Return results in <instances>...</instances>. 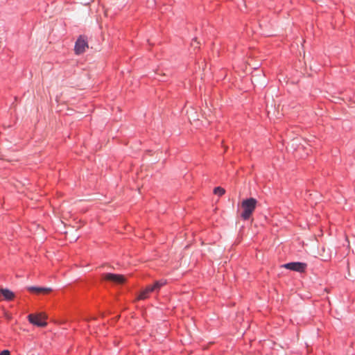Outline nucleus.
Instances as JSON below:
<instances>
[{"label":"nucleus","mask_w":355,"mask_h":355,"mask_svg":"<svg viewBox=\"0 0 355 355\" xmlns=\"http://www.w3.org/2000/svg\"><path fill=\"white\" fill-rule=\"evenodd\" d=\"M88 48V44L86 40L80 37L76 42L75 44V52L76 54L79 55L85 51V50Z\"/></svg>","instance_id":"5"},{"label":"nucleus","mask_w":355,"mask_h":355,"mask_svg":"<svg viewBox=\"0 0 355 355\" xmlns=\"http://www.w3.org/2000/svg\"><path fill=\"white\" fill-rule=\"evenodd\" d=\"M0 355H10L8 350H3L0 353Z\"/></svg>","instance_id":"11"},{"label":"nucleus","mask_w":355,"mask_h":355,"mask_svg":"<svg viewBox=\"0 0 355 355\" xmlns=\"http://www.w3.org/2000/svg\"><path fill=\"white\" fill-rule=\"evenodd\" d=\"M257 204V200L253 198L243 200L241 204L243 210L241 214V217L245 220H248L255 210Z\"/></svg>","instance_id":"1"},{"label":"nucleus","mask_w":355,"mask_h":355,"mask_svg":"<svg viewBox=\"0 0 355 355\" xmlns=\"http://www.w3.org/2000/svg\"><path fill=\"white\" fill-rule=\"evenodd\" d=\"M214 193L216 195H218L219 196H222L223 195L225 194V190L223 188L220 187H216L214 189Z\"/></svg>","instance_id":"10"},{"label":"nucleus","mask_w":355,"mask_h":355,"mask_svg":"<svg viewBox=\"0 0 355 355\" xmlns=\"http://www.w3.org/2000/svg\"><path fill=\"white\" fill-rule=\"evenodd\" d=\"M28 290L31 292L37 293V294H47L51 291V288H44V287H36V286H31L28 288Z\"/></svg>","instance_id":"6"},{"label":"nucleus","mask_w":355,"mask_h":355,"mask_svg":"<svg viewBox=\"0 0 355 355\" xmlns=\"http://www.w3.org/2000/svg\"><path fill=\"white\" fill-rule=\"evenodd\" d=\"M105 280L114 282L115 284H123L125 282V278L122 275L106 273L103 275Z\"/></svg>","instance_id":"3"},{"label":"nucleus","mask_w":355,"mask_h":355,"mask_svg":"<svg viewBox=\"0 0 355 355\" xmlns=\"http://www.w3.org/2000/svg\"><path fill=\"white\" fill-rule=\"evenodd\" d=\"M3 295V298L6 300H12L15 294L10 290L7 288H0V295Z\"/></svg>","instance_id":"8"},{"label":"nucleus","mask_w":355,"mask_h":355,"mask_svg":"<svg viewBox=\"0 0 355 355\" xmlns=\"http://www.w3.org/2000/svg\"><path fill=\"white\" fill-rule=\"evenodd\" d=\"M282 267L297 272H304L306 268V264L301 262H291L284 264Z\"/></svg>","instance_id":"4"},{"label":"nucleus","mask_w":355,"mask_h":355,"mask_svg":"<svg viewBox=\"0 0 355 355\" xmlns=\"http://www.w3.org/2000/svg\"><path fill=\"white\" fill-rule=\"evenodd\" d=\"M153 292H154V291H153V288H152L151 286H148L146 288H144V290H142L140 292V293L137 297V300H145V299L148 298L149 294Z\"/></svg>","instance_id":"7"},{"label":"nucleus","mask_w":355,"mask_h":355,"mask_svg":"<svg viewBox=\"0 0 355 355\" xmlns=\"http://www.w3.org/2000/svg\"><path fill=\"white\" fill-rule=\"evenodd\" d=\"M166 284V281L164 279H161L155 282L153 285L151 286L152 288H153V291H158L162 286H164Z\"/></svg>","instance_id":"9"},{"label":"nucleus","mask_w":355,"mask_h":355,"mask_svg":"<svg viewBox=\"0 0 355 355\" xmlns=\"http://www.w3.org/2000/svg\"><path fill=\"white\" fill-rule=\"evenodd\" d=\"M46 318L47 316L44 313L29 314L28 315V320L30 323L40 327H44L47 325V322H46Z\"/></svg>","instance_id":"2"},{"label":"nucleus","mask_w":355,"mask_h":355,"mask_svg":"<svg viewBox=\"0 0 355 355\" xmlns=\"http://www.w3.org/2000/svg\"><path fill=\"white\" fill-rule=\"evenodd\" d=\"M194 42L197 43V41L196 40L193 41V42H192L193 46H194Z\"/></svg>","instance_id":"12"}]
</instances>
